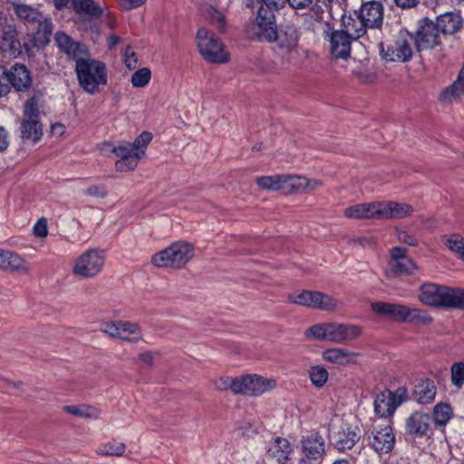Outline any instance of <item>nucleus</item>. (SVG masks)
Wrapping results in <instances>:
<instances>
[{"label":"nucleus","instance_id":"obj_53","mask_svg":"<svg viewBox=\"0 0 464 464\" xmlns=\"http://www.w3.org/2000/svg\"><path fill=\"white\" fill-rule=\"evenodd\" d=\"M287 0H262L259 7H264L272 13L282 9L286 5Z\"/></svg>","mask_w":464,"mask_h":464},{"label":"nucleus","instance_id":"obj_11","mask_svg":"<svg viewBox=\"0 0 464 464\" xmlns=\"http://www.w3.org/2000/svg\"><path fill=\"white\" fill-rule=\"evenodd\" d=\"M382 39L374 41L376 43L380 55L387 62L405 63L412 57V37L411 35H401L393 44L385 45Z\"/></svg>","mask_w":464,"mask_h":464},{"label":"nucleus","instance_id":"obj_55","mask_svg":"<svg viewBox=\"0 0 464 464\" xmlns=\"http://www.w3.org/2000/svg\"><path fill=\"white\" fill-rule=\"evenodd\" d=\"M33 230L34 234L37 237H45L48 234L46 219L44 218L38 219V221L34 224Z\"/></svg>","mask_w":464,"mask_h":464},{"label":"nucleus","instance_id":"obj_23","mask_svg":"<svg viewBox=\"0 0 464 464\" xmlns=\"http://www.w3.org/2000/svg\"><path fill=\"white\" fill-rule=\"evenodd\" d=\"M0 270L10 273L28 274L31 271V266L18 253L8 249H0Z\"/></svg>","mask_w":464,"mask_h":464},{"label":"nucleus","instance_id":"obj_15","mask_svg":"<svg viewBox=\"0 0 464 464\" xmlns=\"http://www.w3.org/2000/svg\"><path fill=\"white\" fill-rule=\"evenodd\" d=\"M362 432L357 425L343 423L337 430L333 431L330 436V443L334 450L343 453L352 450L360 440Z\"/></svg>","mask_w":464,"mask_h":464},{"label":"nucleus","instance_id":"obj_64","mask_svg":"<svg viewBox=\"0 0 464 464\" xmlns=\"http://www.w3.org/2000/svg\"><path fill=\"white\" fill-rule=\"evenodd\" d=\"M140 360L147 365H151L154 360V354L151 353H144L140 355Z\"/></svg>","mask_w":464,"mask_h":464},{"label":"nucleus","instance_id":"obj_39","mask_svg":"<svg viewBox=\"0 0 464 464\" xmlns=\"http://www.w3.org/2000/svg\"><path fill=\"white\" fill-rule=\"evenodd\" d=\"M444 245L454 253L459 259L464 262V237L459 234L443 236Z\"/></svg>","mask_w":464,"mask_h":464},{"label":"nucleus","instance_id":"obj_29","mask_svg":"<svg viewBox=\"0 0 464 464\" xmlns=\"http://www.w3.org/2000/svg\"><path fill=\"white\" fill-rule=\"evenodd\" d=\"M437 395V385L430 378H421L414 385L412 396L420 405L431 404Z\"/></svg>","mask_w":464,"mask_h":464},{"label":"nucleus","instance_id":"obj_56","mask_svg":"<svg viewBox=\"0 0 464 464\" xmlns=\"http://www.w3.org/2000/svg\"><path fill=\"white\" fill-rule=\"evenodd\" d=\"M124 63H125L126 66L129 69L135 68L136 64L138 63V59H137L136 53H134V51L130 46H128L125 49V52H124Z\"/></svg>","mask_w":464,"mask_h":464},{"label":"nucleus","instance_id":"obj_50","mask_svg":"<svg viewBox=\"0 0 464 464\" xmlns=\"http://www.w3.org/2000/svg\"><path fill=\"white\" fill-rule=\"evenodd\" d=\"M11 92L7 68L0 65V98L7 96Z\"/></svg>","mask_w":464,"mask_h":464},{"label":"nucleus","instance_id":"obj_16","mask_svg":"<svg viewBox=\"0 0 464 464\" xmlns=\"http://www.w3.org/2000/svg\"><path fill=\"white\" fill-rule=\"evenodd\" d=\"M396 443L395 434L390 423L376 425L369 437V446L379 455L391 453Z\"/></svg>","mask_w":464,"mask_h":464},{"label":"nucleus","instance_id":"obj_61","mask_svg":"<svg viewBox=\"0 0 464 464\" xmlns=\"http://www.w3.org/2000/svg\"><path fill=\"white\" fill-rule=\"evenodd\" d=\"M124 9H134L141 6L146 0H119Z\"/></svg>","mask_w":464,"mask_h":464},{"label":"nucleus","instance_id":"obj_43","mask_svg":"<svg viewBox=\"0 0 464 464\" xmlns=\"http://www.w3.org/2000/svg\"><path fill=\"white\" fill-rule=\"evenodd\" d=\"M305 336L307 338L330 342V323L318 324L309 327L305 331Z\"/></svg>","mask_w":464,"mask_h":464},{"label":"nucleus","instance_id":"obj_6","mask_svg":"<svg viewBox=\"0 0 464 464\" xmlns=\"http://www.w3.org/2000/svg\"><path fill=\"white\" fill-rule=\"evenodd\" d=\"M194 255V247L185 241H177L154 254L151 263L157 267L181 268Z\"/></svg>","mask_w":464,"mask_h":464},{"label":"nucleus","instance_id":"obj_46","mask_svg":"<svg viewBox=\"0 0 464 464\" xmlns=\"http://www.w3.org/2000/svg\"><path fill=\"white\" fill-rule=\"evenodd\" d=\"M328 372L323 366H312L309 371V377L312 383L320 388L323 387L328 380Z\"/></svg>","mask_w":464,"mask_h":464},{"label":"nucleus","instance_id":"obj_17","mask_svg":"<svg viewBox=\"0 0 464 464\" xmlns=\"http://www.w3.org/2000/svg\"><path fill=\"white\" fill-rule=\"evenodd\" d=\"M417 266L407 255V250L395 246L391 250V259L388 263L387 273L391 276L413 275Z\"/></svg>","mask_w":464,"mask_h":464},{"label":"nucleus","instance_id":"obj_52","mask_svg":"<svg viewBox=\"0 0 464 464\" xmlns=\"http://www.w3.org/2000/svg\"><path fill=\"white\" fill-rule=\"evenodd\" d=\"M209 15L211 23L216 24L219 30H224L226 27V20L224 14L217 9L210 8Z\"/></svg>","mask_w":464,"mask_h":464},{"label":"nucleus","instance_id":"obj_3","mask_svg":"<svg viewBox=\"0 0 464 464\" xmlns=\"http://www.w3.org/2000/svg\"><path fill=\"white\" fill-rule=\"evenodd\" d=\"M13 8L19 20L36 29L34 34V44L37 46L47 45L50 43L53 30L51 19L40 12L38 8L24 3H14Z\"/></svg>","mask_w":464,"mask_h":464},{"label":"nucleus","instance_id":"obj_47","mask_svg":"<svg viewBox=\"0 0 464 464\" xmlns=\"http://www.w3.org/2000/svg\"><path fill=\"white\" fill-rule=\"evenodd\" d=\"M151 72L149 68L143 67L137 70L130 78V82L133 87L143 88L150 81Z\"/></svg>","mask_w":464,"mask_h":464},{"label":"nucleus","instance_id":"obj_4","mask_svg":"<svg viewBox=\"0 0 464 464\" xmlns=\"http://www.w3.org/2000/svg\"><path fill=\"white\" fill-rule=\"evenodd\" d=\"M75 72L80 87L90 94L98 92L100 86L106 85L108 82L105 63L90 57L75 64Z\"/></svg>","mask_w":464,"mask_h":464},{"label":"nucleus","instance_id":"obj_9","mask_svg":"<svg viewBox=\"0 0 464 464\" xmlns=\"http://www.w3.org/2000/svg\"><path fill=\"white\" fill-rule=\"evenodd\" d=\"M104 262L105 255L102 250L88 249L75 259L72 273L81 278H92L102 272Z\"/></svg>","mask_w":464,"mask_h":464},{"label":"nucleus","instance_id":"obj_45","mask_svg":"<svg viewBox=\"0 0 464 464\" xmlns=\"http://www.w3.org/2000/svg\"><path fill=\"white\" fill-rule=\"evenodd\" d=\"M450 382L458 390L464 385V362H454L450 367Z\"/></svg>","mask_w":464,"mask_h":464},{"label":"nucleus","instance_id":"obj_48","mask_svg":"<svg viewBox=\"0 0 464 464\" xmlns=\"http://www.w3.org/2000/svg\"><path fill=\"white\" fill-rule=\"evenodd\" d=\"M237 382H238V377L233 379L229 377H220L214 382V385L217 390H231L235 394H237V391L234 387Z\"/></svg>","mask_w":464,"mask_h":464},{"label":"nucleus","instance_id":"obj_24","mask_svg":"<svg viewBox=\"0 0 464 464\" xmlns=\"http://www.w3.org/2000/svg\"><path fill=\"white\" fill-rule=\"evenodd\" d=\"M300 32L294 24H285L276 31V36L272 43L283 53L293 52L298 45Z\"/></svg>","mask_w":464,"mask_h":464},{"label":"nucleus","instance_id":"obj_18","mask_svg":"<svg viewBox=\"0 0 464 464\" xmlns=\"http://www.w3.org/2000/svg\"><path fill=\"white\" fill-rule=\"evenodd\" d=\"M119 158L115 167L118 171L126 172L133 170L142 158V151L135 150L132 144L127 141H120L115 146V154Z\"/></svg>","mask_w":464,"mask_h":464},{"label":"nucleus","instance_id":"obj_37","mask_svg":"<svg viewBox=\"0 0 464 464\" xmlns=\"http://www.w3.org/2000/svg\"><path fill=\"white\" fill-rule=\"evenodd\" d=\"M73 8L78 14H84L92 18L102 15L103 10L93 0H73Z\"/></svg>","mask_w":464,"mask_h":464},{"label":"nucleus","instance_id":"obj_2","mask_svg":"<svg viewBox=\"0 0 464 464\" xmlns=\"http://www.w3.org/2000/svg\"><path fill=\"white\" fill-rule=\"evenodd\" d=\"M420 301L429 306L464 309V290L426 283L420 286Z\"/></svg>","mask_w":464,"mask_h":464},{"label":"nucleus","instance_id":"obj_31","mask_svg":"<svg viewBox=\"0 0 464 464\" xmlns=\"http://www.w3.org/2000/svg\"><path fill=\"white\" fill-rule=\"evenodd\" d=\"M430 425L429 414L415 411L406 420V432L415 437H423L427 434Z\"/></svg>","mask_w":464,"mask_h":464},{"label":"nucleus","instance_id":"obj_13","mask_svg":"<svg viewBox=\"0 0 464 464\" xmlns=\"http://www.w3.org/2000/svg\"><path fill=\"white\" fill-rule=\"evenodd\" d=\"M276 386V381L273 378H265L257 374L242 375L234 385L237 394L245 396H260L270 392Z\"/></svg>","mask_w":464,"mask_h":464},{"label":"nucleus","instance_id":"obj_54","mask_svg":"<svg viewBox=\"0 0 464 464\" xmlns=\"http://www.w3.org/2000/svg\"><path fill=\"white\" fill-rule=\"evenodd\" d=\"M83 193L90 197L103 198L107 196V189L104 186L92 185L86 188Z\"/></svg>","mask_w":464,"mask_h":464},{"label":"nucleus","instance_id":"obj_36","mask_svg":"<svg viewBox=\"0 0 464 464\" xmlns=\"http://www.w3.org/2000/svg\"><path fill=\"white\" fill-rule=\"evenodd\" d=\"M1 48L5 52L8 51L11 55L20 53L21 44L17 39V32L15 29L8 28L2 33Z\"/></svg>","mask_w":464,"mask_h":464},{"label":"nucleus","instance_id":"obj_62","mask_svg":"<svg viewBox=\"0 0 464 464\" xmlns=\"http://www.w3.org/2000/svg\"><path fill=\"white\" fill-rule=\"evenodd\" d=\"M9 145L8 133L5 128L0 127V152L5 151Z\"/></svg>","mask_w":464,"mask_h":464},{"label":"nucleus","instance_id":"obj_63","mask_svg":"<svg viewBox=\"0 0 464 464\" xmlns=\"http://www.w3.org/2000/svg\"><path fill=\"white\" fill-rule=\"evenodd\" d=\"M121 38L116 34H111L107 39V45L109 49H113L119 43Z\"/></svg>","mask_w":464,"mask_h":464},{"label":"nucleus","instance_id":"obj_51","mask_svg":"<svg viewBox=\"0 0 464 464\" xmlns=\"http://www.w3.org/2000/svg\"><path fill=\"white\" fill-rule=\"evenodd\" d=\"M152 135L149 131H143L135 140L132 144L133 148H135V150H141L142 151V157L145 155V149L148 146V144L151 141Z\"/></svg>","mask_w":464,"mask_h":464},{"label":"nucleus","instance_id":"obj_27","mask_svg":"<svg viewBox=\"0 0 464 464\" xmlns=\"http://www.w3.org/2000/svg\"><path fill=\"white\" fill-rule=\"evenodd\" d=\"M10 87L17 92H26L32 84L31 72L24 64L14 63L7 69Z\"/></svg>","mask_w":464,"mask_h":464},{"label":"nucleus","instance_id":"obj_49","mask_svg":"<svg viewBox=\"0 0 464 464\" xmlns=\"http://www.w3.org/2000/svg\"><path fill=\"white\" fill-rule=\"evenodd\" d=\"M386 392L391 394L392 402H394L396 409L408 400V391L406 387H398L394 392L387 390Z\"/></svg>","mask_w":464,"mask_h":464},{"label":"nucleus","instance_id":"obj_57","mask_svg":"<svg viewBox=\"0 0 464 464\" xmlns=\"http://www.w3.org/2000/svg\"><path fill=\"white\" fill-rule=\"evenodd\" d=\"M397 237L399 241L401 243L407 244L411 246H415L418 245V239L414 236L410 235L408 232L404 230H398Z\"/></svg>","mask_w":464,"mask_h":464},{"label":"nucleus","instance_id":"obj_21","mask_svg":"<svg viewBox=\"0 0 464 464\" xmlns=\"http://www.w3.org/2000/svg\"><path fill=\"white\" fill-rule=\"evenodd\" d=\"M256 35L259 40L272 43L277 31L276 16L274 13L259 7L256 17Z\"/></svg>","mask_w":464,"mask_h":464},{"label":"nucleus","instance_id":"obj_32","mask_svg":"<svg viewBox=\"0 0 464 464\" xmlns=\"http://www.w3.org/2000/svg\"><path fill=\"white\" fill-rule=\"evenodd\" d=\"M462 94H464V65L456 81L440 92L439 99L442 103L449 104L459 102Z\"/></svg>","mask_w":464,"mask_h":464},{"label":"nucleus","instance_id":"obj_10","mask_svg":"<svg viewBox=\"0 0 464 464\" xmlns=\"http://www.w3.org/2000/svg\"><path fill=\"white\" fill-rule=\"evenodd\" d=\"M324 34V38L330 43L331 53L335 58L342 59L350 56L352 42L362 37L356 36L348 28L343 27L341 30H336L329 23L325 24Z\"/></svg>","mask_w":464,"mask_h":464},{"label":"nucleus","instance_id":"obj_1","mask_svg":"<svg viewBox=\"0 0 464 464\" xmlns=\"http://www.w3.org/2000/svg\"><path fill=\"white\" fill-rule=\"evenodd\" d=\"M384 24V6L377 0L363 2L353 13L343 14L341 17L342 27L348 28L356 36H366L373 32L374 41L382 39V26Z\"/></svg>","mask_w":464,"mask_h":464},{"label":"nucleus","instance_id":"obj_7","mask_svg":"<svg viewBox=\"0 0 464 464\" xmlns=\"http://www.w3.org/2000/svg\"><path fill=\"white\" fill-rule=\"evenodd\" d=\"M196 42L202 57L208 63H224L228 61V54L224 44L208 29L201 27L198 30Z\"/></svg>","mask_w":464,"mask_h":464},{"label":"nucleus","instance_id":"obj_41","mask_svg":"<svg viewBox=\"0 0 464 464\" xmlns=\"http://www.w3.org/2000/svg\"><path fill=\"white\" fill-rule=\"evenodd\" d=\"M285 174L263 176L256 179V184L263 189L281 190L284 192Z\"/></svg>","mask_w":464,"mask_h":464},{"label":"nucleus","instance_id":"obj_38","mask_svg":"<svg viewBox=\"0 0 464 464\" xmlns=\"http://www.w3.org/2000/svg\"><path fill=\"white\" fill-rule=\"evenodd\" d=\"M307 184L305 177L285 175L284 192L301 193L306 191Z\"/></svg>","mask_w":464,"mask_h":464},{"label":"nucleus","instance_id":"obj_20","mask_svg":"<svg viewBox=\"0 0 464 464\" xmlns=\"http://www.w3.org/2000/svg\"><path fill=\"white\" fill-rule=\"evenodd\" d=\"M301 450L304 452L303 459H321L326 452L325 440L317 430H311L303 435L300 440Z\"/></svg>","mask_w":464,"mask_h":464},{"label":"nucleus","instance_id":"obj_60","mask_svg":"<svg viewBox=\"0 0 464 464\" xmlns=\"http://www.w3.org/2000/svg\"><path fill=\"white\" fill-rule=\"evenodd\" d=\"M395 5L401 9H411L416 7L420 0H393Z\"/></svg>","mask_w":464,"mask_h":464},{"label":"nucleus","instance_id":"obj_59","mask_svg":"<svg viewBox=\"0 0 464 464\" xmlns=\"http://www.w3.org/2000/svg\"><path fill=\"white\" fill-rule=\"evenodd\" d=\"M115 146L116 144L106 141L99 145V150L102 155L111 157L115 154Z\"/></svg>","mask_w":464,"mask_h":464},{"label":"nucleus","instance_id":"obj_44","mask_svg":"<svg viewBox=\"0 0 464 464\" xmlns=\"http://www.w3.org/2000/svg\"><path fill=\"white\" fill-rule=\"evenodd\" d=\"M126 446L123 442H118L116 440L109 441L102 446H100L97 450V452L100 455L103 456H114L120 457L122 456L125 452Z\"/></svg>","mask_w":464,"mask_h":464},{"label":"nucleus","instance_id":"obj_34","mask_svg":"<svg viewBox=\"0 0 464 464\" xmlns=\"http://www.w3.org/2000/svg\"><path fill=\"white\" fill-rule=\"evenodd\" d=\"M378 202L356 204L347 208L344 216L348 218H377L378 219Z\"/></svg>","mask_w":464,"mask_h":464},{"label":"nucleus","instance_id":"obj_12","mask_svg":"<svg viewBox=\"0 0 464 464\" xmlns=\"http://www.w3.org/2000/svg\"><path fill=\"white\" fill-rule=\"evenodd\" d=\"M289 299L292 303L299 305L325 311L336 310L342 306V303L338 299L317 291L304 290L291 295Z\"/></svg>","mask_w":464,"mask_h":464},{"label":"nucleus","instance_id":"obj_19","mask_svg":"<svg viewBox=\"0 0 464 464\" xmlns=\"http://www.w3.org/2000/svg\"><path fill=\"white\" fill-rule=\"evenodd\" d=\"M54 40L59 49L64 53L69 59L74 61L75 64L90 57L89 50L85 44L72 40L63 32H57L54 35Z\"/></svg>","mask_w":464,"mask_h":464},{"label":"nucleus","instance_id":"obj_58","mask_svg":"<svg viewBox=\"0 0 464 464\" xmlns=\"http://www.w3.org/2000/svg\"><path fill=\"white\" fill-rule=\"evenodd\" d=\"M314 0H287L286 4L292 9L303 10L312 5Z\"/></svg>","mask_w":464,"mask_h":464},{"label":"nucleus","instance_id":"obj_28","mask_svg":"<svg viewBox=\"0 0 464 464\" xmlns=\"http://www.w3.org/2000/svg\"><path fill=\"white\" fill-rule=\"evenodd\" d=\"M293 452V446L287 439L276 437L269 443L266 455L278 464H285L290 460Z\"/></svg>","mask_w":464,"mask_h":464},{"label":"nucleus","instance_id":"obj_22","mask_svg":"<svg viewBox=\"0 0 464 464\" xmlns=\"http://www.w3.org/2000/svg\"><path fill=\"white\" fill-rule=\"evenodd\" d=\"M362 327L345 323H330V343L343 344L353 342L362 335Z\"/></svg>","mask_w":464,"mask_h":464},{"label":"nucleus","instance_id":"obj_26","mask_svg":"<svg viewBox=\"0 0 464 464\" xmlns=\"http://www.w3.org/2000/svg\"><path fill=\"white\" fill-rule=\"evenodd\" d=\"M378 219L404 218L413 212V207L407 203L394 201L378 202Z\"/></svg>","mask_w":464,"mask_h":464},{"label":"nucleus","instance_id":"obj_30","mask_svg":"<svg viewBox=\"0 0 464 464\" xmlns=\"http://www.w3.org/2000/svg\"><path fill=\"white\" fill-rule=\"evenodd\" d=\"M358 356V353L339 347L328 348L324 350L322 353V358L325 362L339 366H347L350 364H354L356 362V358Z\"/></svg>","mask_w":464,"mask_h":464},{"label":"nucleus","instance_id":"obj_40","mask_svg":"<svg viewBox=\"0 0 464 464\" xmlns=\"http://www.w3.org/2000/svg\"><path fill=\"white\" fill-rule=\"evenodd\" d=\"M63 411L73 416L96 420L100 416V411L89 405H67Z\"/></svg>","mask_w":464,"mask_h":464},{"label":"nucleus","instance_id":"obj_25","mask_svg":"<svg viewBox=\"0 0 464 464\" xmlns=\"http://www.w3.org/2000/svg\"><path fill=\"white\" fill-rule=\"evenodd\" d=\"M439 33L440 30L436 24L432 21L425 19L420 26L415 39L418 50L430 49L437 45L439 44Z\"/></svg>","mask_w":464,"mask_h":464},{"label":"nucleus","instance_id":"obj_5","mask_svg":"<svg viewBox=\"0 0 464 464\" xmlns=\"http://www.w3.org/2000/svg\"><path fill=\"white\" fill-rule=\"evenodd\" d=\"M371 308L377 314L388 316L397 322L422 324L432 322L431 316L425 311L401 304L374 302L371 304Z\"/></svg>","mask_w":464,"mask_h":464},{"label":"nucleus","instance_id":"obj_14","mask_svg":"<svg viewBox=\"0 0 464 464\" xmlns=\"http://www.w3.org/2000/svg\"><path fill=\"white\" fill-rule=\"evenodd\" d=\"M101 332L130 343H137L142 337L139 324L129 321L103 322L101 324Z\"/></svg>","mask_w":464,"mask_h":464},{"label":"nucleus","instance_id":"obj_42","mask_svg":"<svg viewBox=\"0 0 464 464\" xmlns=\"http://www.w3.org/2000/svg\"><path fill=\"white\" fill-rule=\"evenodd\" d=\"M452 409L449 403L439 402L432 411L433 420L437 425L443 426L449 422L452 417Z\"/></svg>","mask_w":464,"mask_h":464},{"label":"nucleus","instance_id":"obj_33","mask_svg":"<svg viewBox=\"0 0 464 464\" xmlns=\"http://www.w3.org/2000/svg\"><path fill=\"white\" fill-rule=\"evenodd\" d=\"M440 33L443 34H453L462 26V18L459 14L446 12L437 17L434 23Z\"/></svg>","mask_w":464,"mask_h":464},{"label":"nucleus","instance_id":"obj_8","mask_svg":"<svg viewBox=\"0 0 464 464\" xmlns=\"http://www.w3.org/2000/svg\"><path fill=\"white\" fill-rule=\"evenodd\" d=\"M23 114L24 118L19 127L20 137L32 142L39 141L43 136V125L35 97H31L25 102Z\"/></svg>","mask_w":464,"mask_h":464},{"label":"nucleus","instance_id":"obj_35","mask_svg":"<svg viewBox=\"0 0 464 464\" xmlns=\"http://www.w3.org/2000/svg\"><path fill=\"white\" fill-rule=\"evenodd\" d=\"M394 404V402H392L391 394L386 391L382 392L375 397L374 411L381 418L392 417L396 411V405Z\"/></svg>","mask_w":464,"mask_h":464}]
</instances>
